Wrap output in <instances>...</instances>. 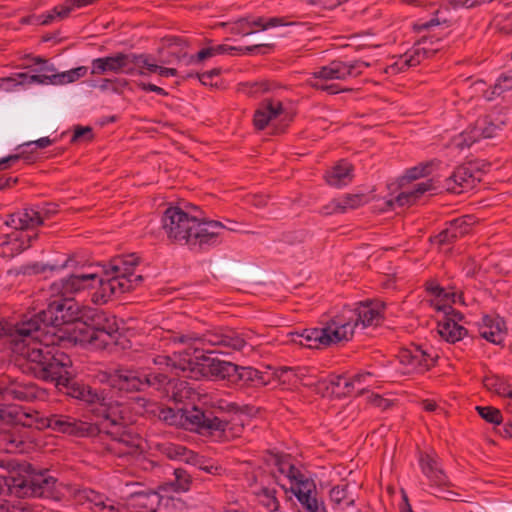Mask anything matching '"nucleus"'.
I'll use <instances>...</instances> for the list:
<instances>
[{"label":"nucleus","mask_w":512,"mask_h":512,"mask_svg":"<svg viewBox=\"0 0 512 512\" xmlns=\"http://www.w3.org/2000/svg\"><path fill=\"white\" fill-rule=\"evenodd\" d=\"M330 498L336 504H341L344 502L347 506L354 504V500L349 499V497H348V485L347 484L338 485V486L333 487L330 491Z\"/></svg>","instance_id":"obj_44"},{"label":"nucleus","mask_w":512,"mask_h":512,"mask_svg":"<svg viewBox=\"0 0 512 512\" xmlns=\"http://www.w3.org/2000/svg\"><path fill=\"white\" fill-rule=\"evenodd\" d=\"M157 450L160 454L171 460L193 463L196 458V454L193 451L188 450L186 447L179 444L169 442L161 443L157 445Z\"/></svg>","instance_id":"obj_30"},{"label":"nucleus","mask_w":512,"mask_h":512,"mask_svg":"<svg viewBox=\"0 0 512 512\" xmlns=\"http://www.w3.org/2000/svg\"><path fill=\"white\" fill-rule=\"evenodd\" d=\"M5 225L21 232L40 226L41 221L35 207H26L8 215Z\"/></svg>","instance_id":"obj_21"},{"label":"nucleus","mask_w":512,"mask_h":512,"mask_svg":"<svg viewBox=\"0 0 512 512\" xmlns=\"http://www.w3.org/2000/svg\"><path fill=\"white\" fill-rule=\"evenodd\" d=\"M160 502V495L153 490L134 492L129 498V505L137 512H156Z\"/></svg>","instance_id":"obj_23"},{"label":"nucleus","mask_w":512,"mask_h":512,"mask_svg":"<svg viewBox=\"0 0 512 512\" xmlns=\"http://www.w3.org/2000/svg\"><path fill=\"white\" fill-rule=\"evenodd\" d=\"M419 464L423 474L428 478L432 486L442 487L449 484L448 478L440 466L437 455L421 453L419 456Z\"/></svg>","instance_id":"obj_17"},{"label":"nucleus","mask_w":512,"mask_h":512,"mask_svg":"<svg viewBox=\"0 0 512 512\" xmlns=\"http://www.w3.org/2000/svg\"><path fill=\"white\" fill-rule=\"evenodd\" d=\"M257 502L268 512H278L280 509V501L277 497L278 490L275 486L260 485L253 491Z\"/></svg>","instance_id":"obj_28"},{"label":"nucleus","mask_w":512,"mask_h":512,"mask_svg":"<svg viewBox=\"0 0 512 512\" xmlns=\"http://www.w3.org/2000/svg\"><path fill=\"white\" fill-rule=\"evenodd\" d=\"M46 426L53 431L65 433L71 436L83 437L91 435L94 427L84 421L68 415L51 414L46 417Z\"/></svg>","instance_id":"obj_11"},{"label":"nucleus","mask_w":512,"mask_h":512,"mask_svg":"<svg viewBox=\"0 0 512 512\" xmlns=\"http://www.w3.org/2000/svg\"><path fill=\"white\" fill-rule=\"evenodd\" d=\"M132 65L134 75H146V71L159 74L160 66L152 61L150 55L133 53Z\"/></svg>","instance_id":"obj_36"},{"label":"nucleus","mask_w":512,"mask_h":512,"mask_svg":"<svg viewBox=\"0 0 512 512\" xmlns=\"http://www.w3.org/2000/svg\"><path fill=\"white\" fill-rule=\"evenodd\" d=\"M11 444L14 446L11 453H25L32 448L30 430L23 426L11 427Z\"/></svg>","instance_id":"obj_34"},{"label":"nucleus","mask_w":512,"mask_h":512,"mask_svg":"<svg viewBox=\"0 0 512 512\" xmlns=\"http://www.w3.org/2000/svg\"><path fill=\"white\" fill-rule=\"evenodd\" d=\"M512 89V69L502 73L494 85L493 94L500 95L504 91Z\"/></svg>","instance_id":"obj_47"},{"label":"nucleus","mask_w":512,"mask_h":512,"mask_svg":"<svg viewBox=\"0 0 512 512\" xmlns=\"http://www.w3.org/2000/svg\"><path fill=\"white\" fill-rule=\"evenodd\" d=\"M500 129V126L494 123L490 117L485 116L479 118L475 124L471 127V132L473 133V137H471L469 143H475L480 139L492 138L496 135L497 131Z\"/></svg>","instance_id":"obj_33"},{"label":"nucleus","mask_w":512,"mask_h":512,"mask_svg":"<svg viewBox=\"0 0 512 512\" xmlns=\"http://www.w3.org/2000/svg\"><path fill=\"white\" fill-rule=\"evenodd\" d=\"M219 73H220V70L217 68H214L210 71H206L201 74H197V77L202 84L207 85V84H211V80L215 76H218Z\"/></svg>","instance_id":"obj_63"},{"label":"nucleus","mask_w":512,"mask_h":512,"mask_svg":"<svg viewBox=\"0 0 512 512\" xmlns=\"http://www.w3.org/2000/svg\"><path fill=\"white\" fill-rule=\"evenodd\" d=\"M426 290L435 295L438 298H442L444 300H450L452 303H457L461 300V295L455 292H447L443 287H441L435 280H429L425 284Z\"/></svg>","instance_id":"obj_38"},{"label":"nucleus","mask_w":512,"mask_h":512,"mask_svg":"<svg viewBox=\"0 0 512 512\" xmlns=\"http://www.w3.org/2000/svg\"><path fill=\"white\" fill-rule=\"evenodd\" d=\"M505 331V322L499 316L485 315L479 324L481 337L493 344H501L503 342Z\"/></svg>","instance_id":"obj_20"},{"label":"nucleus","mask_w":512,"mask_h":512,"mask_svg":"<svg viewBox=\"0 0 512 512\" xmlns=\"http://www.w3.org/2000/svg\"><path fill=\"white\" fill-rule=\"evenodd\" d=\"M483 385L485 388L499 396H506L509 398L508 406L512 409V390L510 384L502 377L490 374L484 377ZM506 433L512 437V422L508 423L505 427Z\"/></svg>","instance_id":"obj_25"},{"label":"nucleus","mask_w":512,"mask_h":512,"mask_svg":"<svg viewBox=\"0 0 512 512\" xmlns=\"http://www.w3.org/2000/svg\"><path fill=\"white\" fill-rule=\"evenodd\" d=\"M384 304L380 302L358 303L355 307L344 306L322 322L320 328L304 329L291 333V342L313 349L328 347L353 338L358 326L366 328L378 325L382 320Z\"/></svg>","instance_id":"obj_4"},{"label":"nucleus","mask_w":512,"mask_h":512,"mask_svg":"<svg viewBox=\"0 0 512 512\" xmlns=\"http://www.w3.org/2000/svg\"><path fill=\"white\" fill-rule=\"evenodd\" d=\"M471 137H473V133L470 127L454 139V145L459 149L469 148L473 144L469 143Z\"/></svg>","instance_id":"obj_54"},{"label":"nucleus","mask_w":512,"mask_h":512,"mask_svg":"<svg viewBox=\"0 0 512 512\" xmlns=\"http://www.w3.org/2000/svg\"><path fill=\"white\" fill-rule=\"evenodd\" d=\"M478 414L488 423L499 425L502 422V414L499 409L491 406H477Z\"/></svg>","instance_id":"obj_41"},{"label":"nucleus","mask_w":512,"mask_h":512,"mask_svg":"<svg viewBox=\"0 0 512 512\" xmlns=\"http://www.w3.org/2000/svg\"><path fill=\"white\" fill-rule=\"evenodd\" d=\"M365 196L362 194H348L350 209H356L364 204Z\"/></svg>","instance_id":"obj_64"},{"label":"nucleus","mask_w":512,"mask_h":512,"mask_svg":"<svg viewBox=\"0 0 512 512\" xmlns=\"http://www.w3.org/2000/svg\"><path fill=\"white\" fill-rule=\"evenodd\" d=\"M242 29L247 30V33H243V36L251 35L258 30H267L277 26L286 25L284 19L281 17H246L240 18Z\"/></svg>","instance_id":"obj_27"},{"label":"nucleus","mask_w":512,"mask_h":512,"mask_svg":"<svg viewBox=\"0 0 512 512\" xmlns=\"http://www.w3.org/2000/svg\"><path fill=\"white\" fill-rule=\"evenodd\" d=\"M16 416H17L16 407H12V406L0 407V420L9 422V421L16 419Z\"/></svg>","instance_id":"obj_57"},{"label":"nucleus","mask_w":512,"mask_h":512,"mask_svg":"<svg viewBox=\"0 0 512 512\" xmlns=\"http://www.w3.org/2000/svg\"><path fill=\"white\" fill-rule=\"evenodd\" d=\"M339 207L340 206L337 203L336 199H333L328 204L321 207L320 213L324 216L338 214L340 213Z\"/></svg>","instance_id":"obj_60"},{"label":"nucleus","mask_w":512,"mask_h":512,"mask_svg":"<svg viewBox=\"0 0 512 512\" xmlns=\"http://www.w3.org/2000/svg\"><path fill=\"white\" fill-rule=\"evenodd\" d=\"M474 223L475 218L473 215H465L453 219L447 224L445 229L431 237V242L439 246L449 245L458 238L468 234Z\"/></svg>","instance_id":"obj_13"},{"label":"nucleus","mask_w":512,"mask_h":512,"mask_svg":"<svg viewBox=\"0 0 512 512\" xmlns=\"http://www.w3.org/2000/svg\"><path fill=\"white\" fill-rule=\"evenodd\" d=\"M374 377L373 373L365 371L359 372L354 375L349 376V381L353 385V393H362L365 390V386L370 385L372 378Z\"/></svg>","instance_id":"obj_40"},{"label":"nucleus","mask_w":512,"mask_h":512,"mask_svg":"<svg viewBox=\"0 0 512 512\" xmlns=\"http://www.w3.org/2000/svg\"><path fill=\"white\" fill-rule=\"evenodd\" d=\"M11 427L8 429H0V451L11 453V449H14L11 444Z\"/></svg>","instance_id":"obj_52"},{"label":"nucleus","mask_w":512,"mask_h":512,"mask_svg":"<svg viewBox=\"0 0 512 512\" xmlns=\"http://www.w3.org/2000/svg\"><path fill=\"white\" fill-rule=\"evenodd\" d=\"M325 385L327 393L335 395L338 398L349 396L353 393V385L349 381L348 375H334L327 381L321 382Z\"/></svg>","instance_id":"obj_31"},{"label":"nucleus","mask_w":512,"mask_h":512,"mask_svg":"<svg viewBox=\"0 0 512 512\" xmlns=\"http://www.w3.org/2000/svg\"><path fill=\"white\" fill-rule=\"evenodd\" d=\"M109 385L124 392H144L149 388L157 391H169L173 381L163 372L150 368H119L109 374Z\"/></svg>","instance_id":"obj_6"},{"label":"nucleus","mask_w":512,"mask_h":512,"mask_svg":"<svg viewBox=\"0 0 512 512\" xmlns=\"http://www.w3.org/2000/svg\"><path fill=\"white\" fill-rule=\"evenodd\" d=\"M438 50V47H434V42L431 38L422 37L411 50L407 51L399 58L395 65L398 66L400 70L417 66L424 59L434 55Z\"/></svg>","instance_id":"obj_15"},{"label":"nucleus","mask_w":512,"mask_h":512,"mask_svg":"<svg viewBox=\"0 0 512 512\" xmlns=\"http://www.w3.org/2000/svg\"><path fill=\"white\" fill-rule=\"evenodd\" d=\"M38 234L28 235L20 231H13L0 238V256L13 258L31 246V242Z\"/></svg>","instance_id":"obj_16"},{"label":"nucleus","mask_w":512,"mask_h":512,"mask_svg":"<svg viewBox=\"0 0 512 512\" xmlns=\"http://www.w3.org/2000/svg\"><path fill=\"white\" fill-rule=\"evenodd\" d=\"M46 328L31 336H22L17 332V324L11 333L14 352L25 360L22 367L26 373L56 385L69 387L68 394L76 399L95 405L93 413L100 433L111 437L109 450L120 458L131 457L139 453L140 438L131 433L123 422L122 410L117 402H112L89 386L73 383L71 386V358L58 347L44 344L40 337Z\"/></svg>","instance_id":"obj_2"},{"label":"nucleus","mask_w":512,"mask_h":512,"mask_svg":"<svg viewBox=\"0 0 512 512\" xmlns=\"http://www.w3.org/2000/svg\"><path fill=\"white\" fill-rule=\"evenodd\" d=\"M37 214L40 216L41 225L46 219L51 218L57 212L55 204H45L43 206H36Z\"/></svg>","instance_id":"obj_53"},{"label":"nucleus","mask_w":512,"mask_h":512,"mask_svg":"<svg viewBox=\"0 0 512 512\" xmlns=\"http://www.w3.org/2000/svg\"><path fill=\"white\" fill-rule=\"evenodd\" d=\"M80 501H85L89 504L88 508L99 509L105 507V501L107 500L103 495L93 491V490H83L78 495Z\"/></svg>","instance_id":"obj_39"},{"label":"nucleus","mask_w":512,"mask_h":512,"mask_svg":"<svg viewBox=\"0 0 512 512\" xmlns=\"http://www.w3.org/2000/svg\"><path fill=\"white\" fill-rule=\"evenodd\" d=\"M213 56H216L214 46L200 50L195 56H191L190 62H201Z\"/></svg>","instance_id":"obj_56"},{"label":"nucleus","mask_w":512,"mask_h":512,"mask_svg":"<svg viewBox=\"0 0 512 512\" xmlns=\"http://www.w3.org/2000/svg\"><path fill=\"white\" fill-rule=\"evenodd\" d=\"M53 143L49 137H42L35 141H29L21 145L22 151H26V155L33 157L32 160H26L27 162H33L35 160L34 152L36 148L44 149Z\"/></svg>","instance_id":"obj_45"},{"label":"nucleus","mask_w":512,"mask_h":512,"mask_svg":"<svg viewBox=\"0 0 512 512\" xmlns=\"http://www.w3.org/2000/svg\"><path fill=\"white\" fill-rule=\"evenodd\" d=\"M437 355H433L419 347L404 349L399 354L400 363L406 367L408 373H423L434 366Z\"/></svg>","instance_id":"obj_14"},{"label":"nucleus","mask_w":512,"mask_h":512,"mask_svg":"<svg viewBox=\"0 0 512 512\" xmlns=\"http://www.w3.org/2000/svg\"><path fill=\"white\" fill-rule=\"evenodd\" d=\"M352 178V165L344 160L333 166L325 174L327 184L336 188L348 185Z\"/></svg>","instance_id":"obj_26"},{"label":"nucleus","mask_w":512,"mask_h":512,"mask_svg":"<svg viewBox=\"0 0 512 512\" xmlns=\"http://www.w3.org/2000/svg\"><path fill=\"white\" fill-rule=\"evenodd\" d=\"M186 410H179L178 412L174 411L172 408H165L160 411L159 418L167 422L169 425H177L178 422V413H181V418H185L184 412Z\"/></svg>","instance_id":"obj_50"},{"label":"nucleus","mask_w":512,"mask_h":512,"mask_svg":"<svg viewBox=\"0 0 512 512\" xmlns=\"http://www.w3.org/2000/svg\"><path fill=\"white\" fill-rule=\"evenodd\" d=\"M440 24H441V20L438 17H433L429 21H425V22L418 21L417 23L414 24V29L418 32H421V31L429 30L432 27L438 26Z\"/></svg>","instance_id":"obj_58"},{"label":"nucleus","mask_w":512,"mask_h":512,"mask_svg":"<svg viewBox=\"0 0 512 512\" xmlns=\"http://www.w3.org/2000/svg\"><path fill=\"white\" fill-rule=\"evenodd\" d=\"M39 395L37 386L33 383H23L5 377L0 380V397L5 400H18L30 402Z\"/></svg>","instance_id":"obj_12"},{"label":"nucleus","mask_w":512,"mask_h":512,"mask_svg":"<svg viewBox=\"0 0 512 512\" xmlns=\"http://www.w3.org/2000/svg\"><path fill=\"white\" fill-rule=\"evenodd\" d=\"M434 184L432 179H428L423 182L416 183L413 186V189L410 191L402 192L397 197V202L399 205H410L414 203L418 198L424 195L426 192L434 190Z\"/></svg>","instance_id":"obj_35"},{"label":"nucleus","mask_w":512,"mask_h":512,"mask_svg":"<svg viewBox=\"0 0 512 512\" xmlns=\"http://www.w3.org/2000/svg\"><path fill=\"white\" fill-rule=\"evenodd\" d=\"M175 481L171 484L175 491H187L189 490L191 477L189 473L182 468L174 469Z\"/></svg>","instance_id":"obj_43"},{"label":"nucleus","mask_w":512,"mask_h":512,"mask_svg":"<svg viewBox=\"0 0 512 512\" xmlns=\"http://www.w3.org/2000/svg\"><path fill=\"white\" fill-rule=\"evenodd\" d=\"M438 333L447 342L454 343L467 334L466 328L455 322L452 317H445L438 323Z\"/></svg>","instance_id":"obj_32"},{"label":"nucleus","mask_w":512,"mask_h":512,"mask_svg":"<svg viewBox=\"0 0 512 512\" xmlns=\"http://www.w3.org/2000/svg\"><path fill=\"white\" fill-rule=\"evenodd\" d=\"M431 172V164L430 163H421L415 167H412L406 171L403 179H407L408 181L417 180L420 177H424L429 175Z\"/></svg>","instance_id":"obj_46"},{"label":"nucleus","mask_w":512,"mask_h":512,"mask_svg":"<svg viewBox=\"0 0 512 512\" xmlns=\"http://www.w3.org/2000/svg\"><path fill=\"white\" fill-rule=\"evenodd\" d=\"M88 67L79 66L58 74L29 75L28 73H17L11 77L3 79L6 83H12L13 86L26 84H48L63 85L73 83L86 76Z\"/></svg>","instance_id":"obj_8"},{"label":"nucleus","mask_w":512,"mask_h":512,"mask_svg":"<svg viewBox=\"0 0 512 512\" xmlns=\"http://www.w3.org/2000/svg\"><path fill=\"white\" fill-rule=\"evenodd\" d=\"M137 85L143 91L155 92L156 94L161 95V96L168 95V92L165 91L163 88L156 86L154 84H151V83L139 82Z\"/></svg>","instance_id":"obj_62"},{"label":"nucleus","mask_w":512,"mask_h":512,"mask_svg":"<svg viewBox=\"0 0 512 512\" xmlns=\"http://www.w3.org/2000/svg\"><path fill=\"white\" fill-rule=\"evenodd\" d=\"M369 64L363 61H354L350 63L342 61H332L329 65L319 68L312 73L309 79L326 82L329 80H345L351 76H357L362 71L361 67H368Z\"/></svg>","instance_id":"obj_10"},{"label":"nucleus","mask_w":512,"mask_h":512,"mask_svg":"<svg viewBox=\"0 0 512 512\" xmlns=\"http://www.w3.org/2000/svg\"><path fill=\"white\" fill-rule=\"evenodd\" d=\"M162 228L171 242L187 245L191 249L219 244L224 230L221 222L200 219L179 207L166 209Z\"/></svg>","instance_id":"obj_5"},{"label":"nucleus","mask_w":512,"mask_h":512,"mask_svg":"<svg viewBox=\"0 0 512 512\" xmlns=\"http://www.w3.org/2000/svg\"><path fill=\"white\" fill-rule=\"evenodd\" d=\"M289 372H293L294 373V376L301 382L302 385L304 386H313L316 381L308 376V369L307 368H297V369H291L289 368L288 369Z\"/></svg>","instance_id":"obj_51"},{"label":"nucleus","mask_w":512,"mask_h":512,"mask_svg":"<svg viewBox=\"0 0 512 512\" xmlns=\"http://www.w3.org/2000/svg\"><path fill=\"white\" fill-rule=\"evenodd\" d=\"M95 0H66L63 4L54 7L47 14L43 15L42 24L48 25L56 18L64 19L75 8H81L90 5Z\"/></svg>","instance_id":"obj_29"},{"label":"nucleus","mask_w":512,"mask_h":512,"mask_svg":"<svg viewBox=\"0 0 512 512\" xmlns=\"http://www.w3.org/2000/svg\"><path fill=\"white\" fill-rule=\"evenodd\" d=\"M269 382V376L253 367H242L237 365V371L233 378V384L240 386L259 387Z\"/></svg>","instance_id":"obj_24"},{"label":"nucleus","mask_w":512,"mask_h":512,"mask_svg":"<svg viewBox=\"0 0 512 512\" xmlns=\"http://www.w3.org/2000/svg\"><path fill=\"white\" fill-rule=\"evenodd\" d=\"M281 473H285L286 476L295 482V487L302 486V483L304 482H311L310 480L306 479L304 475L301 474V472L293 465H288L287 470H285L284 467L280 468Z\"/></svg>","instance_id":"obj_48"},{"label":"nucleus","mask_w":512,"mask_h":512,"mask_svg":"<svg viewBox=\"0 0 512 512\" xmlns=\"http://www.w3.org/2000/svg\"><path fill=\"white\" fill-rule=\"evenodd\" d=\"M371 405L378 407L382 410H386L391 406V402L387 399L382 398L380 395H372L369 397Z\"/></svg>","instance_id":"obj_61"},{"label":"nucleus","mask_w":512,"mask_h":512,"mask_svg":"<svg viewBox=\"0 0 512 512\" xmlns=\"http://www.w3.org/2000/svg\"><path fill=\"white\" fill-rule=\"evenodd\" d=\"M138 258L134 254L113 258L100 278L96 273L72 274L50 285V295L55 297L47 308L31 318L17 323V332L22 336H31L49 326L82 320L74 330V340L83 347L102 350L116 344L118 326L114 318H108L95 309L78 316V306L73 302V295L95 286L98 290L93 295L94 302L106 303L110 298L119 296L138 287L143 281L141 275H135L134 269Z\"/></svg>","instance_id":"obj_1"},{"label":"nucleus","mask_w":512,"mask_h":512,"mask_svg":"<svg viewBox=\"0 0 512 512\" xmlns=\"http://www.w3.org/2000/svg\"><path fill=\"white\" fill-rule=\"evenodd\" d=\"M308 83L311 87H313L317 90L325 91L331 95L345 91L338 84H334V83L327 84L326 82H321V81L313 80V79H308Z\"/></svg>","instance_id":"obj_49"},{"label":"nucleus","mask_w":512,"mask_h":512,"mask_svg":"<svg viewBox=\"0 0 512 512\" xmlns=\"http://www.w3.org/2000/svg\"><path fill=\"white\" fill-rule=\"evenodd\" d=\"M476 182L477 178L469 167L459 166L445 180V187L451 193L460 194L474 188Z\"/></svg>","instance_id":"obj_18"},{"label":"nucleus","mask_w":512,"mask_h":512,"mask_svg":"<svg viewBox=\"0 0 512 512\" xmlns=\"http://www.w3.org/2000/svg\"><path fill=\"white\" fill-rule=\"evenodd\" d=\"M221 25L226 27L227 31L231 34L243 36V33H247V30L242 29L240 18L234 22L221 23Z\"/></svg>","instance_id":"obj_59"},{"label":"nucleus","mask_w":512,"mask_h":512,"mask_svg":"<svg viewBox=\"0 0 512 512\" xmlns=\"http://www.w3.org/2000/svg\"><path fill=\"white\" fill-rule=\"evenodd\" d=\"M270 90L271 84L267 81L241 83L238 88L239 92L249 97H258Z\"/></svg>","instance_id":"obj_37"},{"label":"nucleus","mask_w":512,"mask_h":512,"mask_svg":"<svg viewBox=\"0 0 512 512\" xmlns=\"http://www.w3.org/2000/svg\"><path fill=\"white\" fill-rule=\"evenodd\" d=\"M261 45H253V46H246V47H236V46H229L226 44H220L214 46L215 54L216 55H222V54H249L254 52L256 49H258Z\"/></svg>","instance_id":"obj_42"},{"label":"nucleus","mask_w":512,"mask_h":512,"mask_svg":"<svg viewBox=\"0 0 512 512\" xmlns=\"http://www.w3.org/2000/svg\"><path fill=\"white\" fill-rule=\"evenodd\" d=\"M291 490L307 512H327L324 503L316 497L313 482H304L302 486L292 487Z\"/></svg>","instance_id":"obj_22"},{"label":"nucleus","mask_w":512,"mask_h":512,"mask_svg":"<svg viewBox=\"0 0 512 512\" xmlns=\"http://www.w3.org/2000/svg\"><path fill=\"white\" fill-rule=\"evenodd\" d=\"M92 137V129L90 127L77 126L71 138V142H77L82 138L85 140H91Z\"/></svg>","instance_id":"obj_55"},{"label":"nucleus","mask_w":512,"mask_h":512,"mask_svg":"<svg viewBox=\"0 0 512 512\" xmlns=\"http://www.w3.org/2000/svg\"><path fill=\"white\" fill-rule=\"evenodd\" d=\"M212 406L215 411H203L197 407L186 410L184 412L186 422L202 434L207 433L214 435L216 433H223L226 430L229 421L220 417L216 413H236L239 410L238 405L233 402H227L223 399H216L212 402Z\"/></svg>","instance_id":"obj_7"},{"label":"nucleus","mask_w":512,"mask_h":512,"mask_svg":"<svg viewBox=\"0 0 512 512\" xmlns=\"http://www.w3.org/2000/svg\"><path fill=\"white\" fill-rule=\"evenodd\" d=\"M169 340L175 345L184 346V349L175 351L172 355L154 357L155 365L164 366L166 371L176 375L183 374L185 377L195 380L208 378L226 380L231 383L237 371V365L204 354L192 357V354L205 350V346L208 345L215 349H207V353L220 354L240 351L246 345V340L242 335L227 327L209 330L201 335L195 332H174Z\"/></svg>","instance_id":"obj_3"},{"label":"nucleus","mask_w":512,"mask_h":512,"mask_svg":"<svg viewBox=\"0 0 512 512\" xmlns=\"http://www.w3.org/2000/svg\"><path fill=\"white\" fill-rule=\"evenodd\" d=\"M133 53L118 52L111 56L93 59L91 74L103 75L106 73L134 75L132 68Z\"/></svg>","instance_id":"obj_9"},{"label":"nucleus","mask_w":512,"mask_h":512,"mask_svg":"<svg viewBox=\"0 0 512 512\" xmlns=\"http://www.w3.org/2000/svg\"><path fill=\"white\" fill-rule=\"evenodd\" d=\"M283 104L277 99H265L254 114V125L258 130L265 129L268 124L284 113Z\"/></svg>","instance_id":"obj_19"}]
</instances>
